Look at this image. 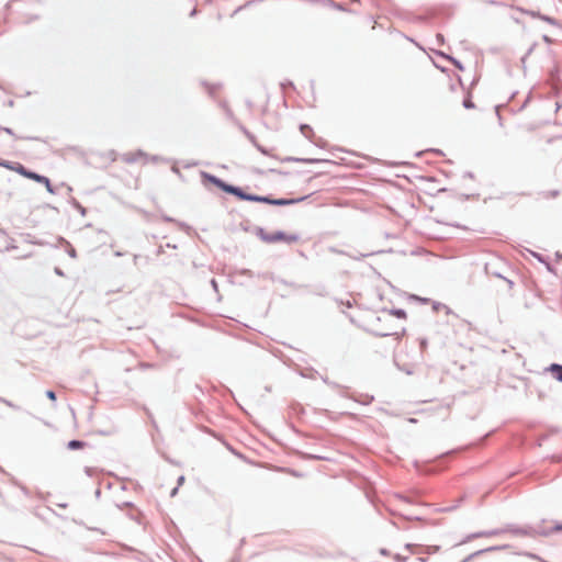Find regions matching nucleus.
Segmentation results:
<instances>
[{"label":"nucleus","instance_id":"nucleus-1","mask_svg":"<svg viewBox=\"0 0 562 562\" xmlns=\"http://www.w3.org/2000/svg\"><path fill=\"white\" fill-rule=\"evenodd\" d=\"M213 182L220 189H222L224 192L234 194L238 199L246 200V201L262 202V203H268V204H273V205H288V204H292V203H295V202H299V201L303 200V198L302 199H297V200H285V199L273 200V199H270V198H267V196H259V195L247 194V193L243 192V190L240 188L227 184V183H225L222 180L216 179V178H213Z\"/></svg>","mask_w":562,"mask_h":562},{"label":"nucleus","instance_id":"nucleus-2","mask_svg":"<svg viewBox=\"0 0 562 562\" xmlns=\"http://www.w3.org/2000/svg\"><path fill=\"white\" fill-rule=\"evenodd\" d=\"M447 87L448 90L453 94L452 97L445 95V100L448 103L458 104L459 101H462V104L465 109H474L475 105L471 100V94L464 90L460 82H452L449 80Z\"/></svg>","mask_w":562,"mask_h":562},{"label":"nucleus","instance_id":"nucleus-3","mask_svg":"<svg viewBox=\"0 0 562 562\" xmlns=\"http://www.w3.org/2000/svg\"><path fill=\"white\" fill-rule=\"evenodd\" d=\"M393 321L392 312H384L381 316L376 317L378 324L372 325L370 330L378 336H390L396 334L394 327L390 326Z\"/></svg>","mask_w":562,"mask_h":562},{"label":"nucleus","instance_id":"nucleus-4","mask_svg":"<svg viewBox=\"0 0 562 562\" xmlns=\"http://www.w3.org/2000/svg\"><path fill=\"white\" fill-rule=\"evenodd\" d=\"M0 166L11 170V171H14L27 179H31L33 180V177H35V172H32V171H29L23 165L19 164V162H14V164H11V162H8V161H4V162H0Z\"/></svg>","mask_w":562,"mask_h":562},{"label":"nucleus","instance_id":"nucleus-5","mask_svg":"<svg viewBox=\"0 0 562 562\" xmlns=\"http://www.w3.org/2000/svg\"><path fill=\"white\" fill-rule=\"evenodd\" d=\"M33 181L44 184L49 192H53L50 181L48 178L36 173L35 177H33Z\"/></svg>","mask_w":562,"mask_h":562},{"label":"nucleus","instance_id":"nucleus-6","mask_svg":"<svg viewBox=\"0 0 562 562\" xmlns=\"http://www.w3.org/2000/svg\"><path fill=\"white\" fill-rule=\"evenodd\" d=\"M33 181L44 184L49 192H53L50 181L48 178L36 173L35 177H33Z\"/></svg>","mask_w":562,"mask_h":562},{"label":"nucleus","instance_id":"nucleus-7","mask_svg":"<svg viewBox=\"0 0 562 562\" xmlns=\"http://www.w3.org/2000/svg\"><path fill=\"white\" fill-rule=\"evenodd\" d=\"M549 370L558 381L562 382V366L554 363Z\"/></svg>","mask_w":562,"mask_h":562},{"label":"nucleus","instance_id":"nucleus-8","mask_svg":"<svg viewBox=\"0 0 562 562\" xmlns=\"http://www.w3.org/2000/svg\"><path fill=\"white\" fill-rule=\"evenodd\" d=\"M68 449L76 450V449H82L86 447V442L80 440H71L68 442Z\"/></svg>","mask_w":562,"mask_h":562},{"label":"nucleus","instance_id":"nucleus-9","mask_svg":"<svg viewBox=\"0 0 562 562\" xmlns=\"http://www.w3.org/2000/svg\"><path fill=\"white\" fill-rule=\"evenodd\" d=\"M282 239H284V235L282 233H278V234L273 235L272 237H270L268 240L276 241V240H282Z\"/></svg>","mask_w":562,"mask_h":562},{"label":"nucleus","instance_id":"nucleus-10","mask_svg":"<svg viewBox=\"0 0 562 562\" xmlns=\"http://www.w3.org/2000/svg\"><path fill=\"white\" fill-rule=\"evenodd\" d=\"M46 396L52 400V401H55L56 400V395L53 391H47L46 392Z\"/></svg>","mask_w":562,"mask_h":562},{"label":"nucleus","instance_id":"nucleus-11","mask_svg":"<svg viewBox=\"0 0 562 562\" xmlns=\"http://www.w3.org/2000/svg\"><path fill=\"white\" fill-rule=\"evenodd\" d=\"M396 315L398 318H405L406 314L404 311H397L396 313H393V316Z\"/></svg>","mask_w":562,"mask_h":562},{"label":"nucleus","instance_id":"nucleus-12","mask_svg":"<svg viewBox=\"0 0 562 562\" xmlns=\"http://www.w3.org/2000/svg\"><path fill=\"white\" fill-rule=\"evenodd\" d=\"M301 130H302V132H303L305 135H306L307 131H308V132L311 131V128H310L308 126H306V125H303V126L301 127Z\"/></svg>","mask_w":562,"mask_h":562},{"label":"nucleus","instance_id":"nucleus-13","mask_svg":"<svg viewBox=\"0 0 562 562\" xmlns=\"http://www.w3.org/2000/svg\"><path fill=\"white\" fill-rule=\"evenodd\" d=\"M559 530H562V527H558Z\"/></svg>","mask_w":562,"mask_h":562}]
</instances>
